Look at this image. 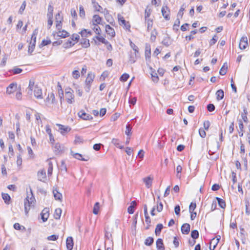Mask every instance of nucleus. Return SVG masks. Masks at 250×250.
<instances>
[{
    "label": "nucleus",
    "instance_id": "f257e3e1",
    "mask_svg": "<svg viewBox=\"0 0 250 250\" xmlns=\"http://www.w3.org/2000/svg\"><path fill=\"white\" fill-rule=\"evenodd\" d=\"M29 197L27 196L24 200V209L26 214L28 212L31 207L34 206L35 204V198L33 196L32 193L31 194V197L29 199Z\"/></svg>",
    "mask_w": 250,
    "mask_h": 250
},
{
    "label": "nucleus",
    "instance_id": "f03ea898",
    "mask_svg": "<svg viewBox=\"0 0 250 250\" xmlns=\"http://www.w3.org/2000/svg\"><path fill=\"white\" fill-rule=\"evenodd\" d=\"M37 33H38L37 29H35L33 31V33L32 34V37L31 38V40H30V42L29 43V45L28 46V52L30 54H31L33 52V51H34V49L35 48V45H36V36L37 35Z\"/></svg>",
    "mask_w": 250,
    "mask_h": 250
},
{
    "label": "nucleus",
    "instance_id": "7ed1b4c3",
    "mask_svg": "<svg viewBox=\"0 0 250 250\" xmlns=\"http://www.w3.org/2000/svg\"><path fill=\"white\" fill-rule=\"evenodd\" d=\"M65 98L68 104H72L74 102V95L73 90L70 88L65 89Z\"/></svg>",
    "mask_w": 250,
    "mask_h": 250
},
{
    "label": "nucleus",
    "instance_id": "20e7f679",
    "mask_svg": "<svg viewBox=\"0 0 250 250\" xmlns=\"http://www.w3.org/2000/svg\"><path fill=\"white\" fill-rule=\"evenodd\" d=\"M118 19L119 24L120 25H123V27L126 30H129L130 28V25L128 21H126L124 18L123 17L121 16L120 14L118 15Z\"/></svg>",
    "mask_w": 250,
    "mask_h": 250
},
{
    "label": "nucleus",
    "instance_id": "39448f33",
    "mask_svg": "<svg viewBox=\"0 0 250 250\" xmlns=\"http://www.w3.org/2000/svg\"><path fill=\"white\" fill-rule=\"evenodd\" d=\"M49 208H45L42 211L41 214V218L43 222H46L49 216Z\"/></svg>",
    "mask_w": 250,
    "mask_h": 250
},
{
    "label": "nucleus",
    "instance_id": "423d86ee",
    "mask_svg": "<svg viewBox=\"0 0 250 250\" xmlns=\"http://www.w3.org/2000/svg\"><path fill=\"white\" fill-rule=\"evenodd\" d=\"M79 117L84 120H91L93 117L89 114H86L83 110H81L78 113Z\"/></svg>",
    "mask_w": 250,
    "mask_h": 250
},
{
    "label": "nucleus",
    "instance_id": "0eeeda50",
    "mask_svg": "<svg viewBox=\"0 0 250 250\" xmlns=\"http://www.w3.org/2000/svg\"><path fill=\"white\" fill-rule=\"evenodd\" d=\"M248 46V39L246 36L241 38L239 43V48L241 49H245Z\"/></svg>",
    "mask_w": 250,
    "mask_h": 250
},
{
    "label": "nucleus",
    "instance_id": "6e6552de",
    "mask_svg": "<svg viewBox=\"0 0 250 250\" xmlns=\"http://www.w3.org/2000/svg\"><path fill=\"white\" fill-rule=\"evenodd\" d=\"M57 125L59 126V130L60 133L63 135L71 130L69 127L65 126L61 124H57Z\"/></svg>",
    "mask_w": 250,
    "mask_h": 250
},
{
    "label": "nucleus",
    "instance_id": "1a4fd4ad",
    "mask_svg": "<svg viewBox=\"0 0 250 250\" xmlns=\"http://www.w3.org/2000/svg\"><path fill=\"white\" fill-rule=\"evenodd\" d=\"M38 179L39 181L44 182L46 179V172L44 170L39 171L37 174Z\"/></svg>",
    "mask_w": 250,
    "mask_h": 250
},
{
    "label": "nucleus",
    "instance_id": "9d476101",
    "mask_svg": "<svg viewBox=\"0 0 250 250\" xmlns=\"http://www.w3.org/2000/svg\"><path fill=\"white\" fill-rule=\"evenodd\" d=\"M66 245L68 250H72L73 249L74 243L73 239L72 237L69 236L67 238Z\"/></svg>",
    "mask_w": 250,
    "mask_h": 250
},
{
    "label": "nucleus",
    "instance_id": "9b49d317",
    "mask_svg": "<svg viewBox=\"0 0 250 250\" xmlns=\"http://www.w3.org/2000/svg\"><path fill=\"white\" fill-rule=\"evenodd\" d=\"M161 11L164 18L166 20H169L170 19V17L169 15V10H168V7H163Z\"/></svg>",
    "mask_w": 250,
    "mask_h": 250
},
{
    "label": "nucleus",
    "instance_id": "f8f14e48",
    "mask_svg": "<svg viewBox=\"0 0 250 250\" xmlns=\"http://www.w3.org/2000/svg\"><path fill=\"white\" fill-rule=\"evenodd\" d=\"M54 147V151L56 154H58L63 151V146L60 143L55 144Z\"/></svg>",
    "mask_w": 250,
    "mask_h": 250
},
{
    "label": "nucleus",
    "instance_id": "ddd939ff",
    "mask_svg": "<svg viewBox=\"0 0 250 250\" xmlns=\"http://www.w3.org/2000/svg\"><path fill=\"white\" fill-rule=\"evenodd\" d=\"M190 225L188 223L184 224L181 227V231L184 234H188L190 231Z\"/></svg>",
    "mask_w": 250,
    "mask_h": 250
},
{
    "label": "nucleus",
    "instance_id": "4468645a",
    "mask_svg": "<svg viewBox=\"0 0 250 250\" xmlns=\"http://www.w3.org/2000/svg\"><path fill=\"white\" fill-rule=\"evenodd\" d=\"M17 89V83H12L7 87L6 92L8 94L13 93Z\"/></svg>",
    "mask_w": 250,
    "mask_h": 250
},
{
    "label": "nucleus",
    "instance_id": "2eb2a0df",
    "mask_svg": "<svg viewBox=\"0 0 250 250\" xmlns=\"http://www.w3.org/2000/svg\"><path fill=\"white\" fill-rule=\"evenodd\" d=\"M95 74L92 72L88 73L87 77L85 81V83L91 84L95 78Z\"/></svg>",
    "mask_w": 250,
    "mask_h": 250
},
{
    "label": "nucleus",
    "instance_id": "dca6fc26",
    "mask_svg": "<svg viewBox=\"0 0 250 250\" xmlns=\"http://www.w3.org/2000/svg\"><path fill=\"white\" fill-rule=\"evenodd\" d=\"M156 247L158 250H165V246L163 241L161 238H159L156 241Z\"/></svg>",
    "mask_w": 250,
    "mask_h": 250
},
{
    "label": "nucleus",
    "instance_id": "f3484780",
    "mask_svg": "<svg viewBox=\"0 0 250 250\" xmlns=\"http://www.w3.org/2000/svg\"><path fill=\"white\" fill-rule=\"evenodd\" d=\"M105 31L106 33L111 37H113L115 36V32L114 29L112 28L109 25H106Z\"/></svg>",
    "mask_w": 250,
    "mask_h": 250
},
{
    "label": "nucleus",
    "instance_id": "a211bd4d",
    "mask_svg": "<svg viewBox=\"0 0 250 250\" xmlns=\"http://www.w3.org/2000/svg\"><path fill=\"white\" fill-rule=\"evenodd\" d=\"M34 96L37 98V99H42V89L39 88L38 87H36L34 90Z\"/></svg>",
    "mask_w": 250,
    "mask_h": 250
},
{
    "label": "nucleus",
    "instance_id": "6ab92c4d",
    "mask_svg": "<svg viewBox=\"0 0 250 250\" xmlns=\"http://www.w3.org/2000/svg\"><path fill=\"white\" fill-rule=\"evenodd\" d=\"M45 130H46V133L49 136L50 142L52 144H53L55 140H54V137L51 133V129L48 125H46Z\"/></svg>",
    "mask_w": 250,
    "mask_h": 250
},
{
    "label": "nucleus",
    "instance_id": "aec40b11",
    "mask_svg": "<svg viewBox=\"0 0 250 250\" xmlns=\"http://www.w3.org/2000/svg\"><path fill=\"white\" fill-rule=\"evenodd\" d=\"M172 41L169 37L167 36L165 37L162 41V44L165 46L168 47L172 43Z\"/></svg>",
    "mask_w": 250,
    "mask_h": 250
},
{
    "label": "nucleus",
    "instance_id": "412c9836",
    "mask_svg": "<svg viewBox=\"0 0 250 250\" xmlns=\"http://www.w3.org/2000/svg\"><path fill=\"white\" fill-rule=\"evenodd\" d=\"M143 180L146 188H149L151 186L153 180L152 178L150 177V176H148L144 178Z\"/></svg>",
    "mask_w": 250,
    "mask_h": 250
},
{
    "label": "nucleus",
    "instance_id": "4be33fe9",
    "mask_svg": "<svg viewBox=\"0 0 250 250\" xmlns=\"http://www.w3.org/2000/svg\"><path fill=\"white\" fill-rule=\"evenodd\" d=\"M71 155L76 159L81 160L83 161H87L88 160L87 159H85L83 158L82 154L78 153H74L73 151H71Z\"/></svg>",
    "mask_w": 250,
    "mask_h": 250
},
{
    "label": "nucleus",
    "instance_id": "5701e85b",
    "mask_svg": "<svg viewBox=\"0 0 250 250\" xmlns=\"http://www.w3.org/2000/svg\"><path fill=\"white\" fill-rule=\"evenodd\" d=\"M69 34L67 32H66L64 30H62V31H59L57 33V37H61L62 38H65L66 37H69Z\"/></svg>",
    "mask_w": 250,
    "mask_h": 250
},
{
    "label": "nucleus",
    "instance_id": "b1692460",
    "mask_svg": "<svg viewBox=\"0 0 250 250\" xmlns=\"http://www.w3.org/2000/svg\"><path fill=\"white\" fill-rule=\"evenodd\" d=\"M53 193L55 200L62 201V195L60 193L57 189H53Z\"/></svg>",
    "mask_w": 250,
    "mask_h": 250
},
{
    "label": "nucleus",
    "instance_id": "393cba45",
    "mask_svg": "<svg viewBox=\"0 0 250 250\" xmlns=\"http://www.w3.org/2000/svg\"><path fill=\"white\" fill-rule=\"evenodd\" d=\"M216 95L217 100L220 101L223 99L224 97V91L222 89L217 90L216 92Z\"/></svg>",
    "mask_w": 250,
    "mask_h": 250
},
{
    "label": "nucleus",
    "instance_id": "a878e982",
    "mask_svg": "<svg viewBox=\"0 0 250 250\" xmlns=\"http://www.w3.org/2000/svg\"><path fill=\"white\" fill-rule=\"evenodd\" d=\"M47 161L48 162V167L47 170V174L48 176H50L52 175L53 172V164L50 160L47 159Z\"/></svg>",
    "mask_w": 250,
    "mask_h": 250
},
{
    "label": "nucleus",
    "instance_id": "bb28decb",
    "mask_svg": "<svg viewBox=\"0 0 250 250\" xmlns=\"http://www.w3.org/2000/svg\"><path fill=\"white\" fill-rule=\"evenodd\" d=\"M163 225L162 224H158L156 226V227L155 228V233L156 236H159L161 232L162 231V229H163Z\"/></svg>",
    "mask_w": 250,
    "mask_h": 250
},
{
    "label": "nucleus",
    "instance_id": "cd10ccee",
    "mask_svg": "<svg viewBox=\"0 0 250 250\" xmlns=\"http://www.w3.org/2000/svg\"><path fill=\"white\" fill-rule=\"evenodd\" d=\"M80 43L84 48H87L90 46L89 41L86 38L82 39Z\"/></svg>",
    "mask_w": 250,
    "mask_h": 250
},
{
    "label": "nucleus",
    "instance_id": "c85d7f7f",
    "mask_svg": "<svg viewBox=\"0 0 250 250\" xmlns=\"http://www.w3.org/2000/svg\"><path fill=\"white\" fill-rule=\"evenodd\" d=\"M101 21H102V18L99 15H94L93 16L92 22H93V24H94V23L97 25L98 24H100Z\"/></svg>",
    "mask_w": 250,
    "mask_h": 250
},
{
    "label": "nucleus",
    "instance_id": "c756f323",
    "mask_svg": "<svg viewBox=\"0 0 250 250\" xmlns=\"http://www.w3.org/2000/svg\"><path fill=\"white\" fill-rule=\"evenodd\" d=\"M216 199L217 201L218 204L220 208H226V202L224 200L218 197H216Z\"/></svg>",
    "mask_w": 250,
    "mask_h": 250
},
{
    "label": "nucleus",
    "instance_id": "7c9ffc66",
    "mask_svg": "<svg viewBox=\"0 0 250 250\" xmlns=\"http://www.w3.org/2000/svg\"><path fill=\"white\" fill-rule=\"evenodd\" d=\"M112 143L115 146L119 148L120 149H123L124 148V146H121L120 145V142L118 139L113 138L112 140Z\"/></svg>",
    "mask_w": 250,
    "mask_h": 250
},
{
    "label": "nucleus",
    "instance_id": "2f4dec72",
    "mask_svg": "<svg viewBox=\"0 0 250 250\" xmlns=\"http://www.w3.org/2000/svg\"><path fill=\"white\" fill-rule=\"evenodd\" d=\"M227 69H228L227 63L225 62L224 63L223 65L222 66V67H221V69L220 70L219 74L221 75H225L227 73Z\"/></svg>",
    "mask_w": 250,
    "mask_h": 250
},
{
    "label": "nucleus",
    "instance_id": "473e14b6",
    "mask_svg": "<svg viewBox=\"0 0 250 250\" xmlns=\"http://www.w3.org/2000/svg\"><path fill=\"white\" fill-rule=\"evenodd\" d=\"M62 209L60 208H56L55 210L54 217L55 219H59L62 214Z\"/></svg>",
    "mask_w": 250,
    "mask_h": 250
},
{
    "label": "nucleus",
    "instance_id": "72a5a7b5",
    "mask_svg": "<svg viewBox=\"0 0 250 250\" xmlns=\"http://www.w3.org/2000/svg\"><path fill=\"white\" fill-rule=\"evenodd\" d=\"M152 12V10L149 8V6H147L145 12V20H146L147 19H149V17H150L151 13Z\"/></svg>",
    "mask_w": 250,
    "mask_h": 250
},
{
    "label": "nucleus",
    "instance_id": "f704fd0d",
    "mask_svg": "<svg viewBox=\"0 0 250 250\" xmlns=\"http://www.w3.org/2000/svg\"><path fill=\"white\" fill-rule=\"evenodd\" d=\"M186 7V6L185 4H183L181 6V7L177 14V18H182L183 17V14H184L183 12L185 10Z\"/></svg>",
    "mask_w": 250,
    "mask_h": 250
},
{
    "label": "nucleus",
    "instance_id": "c9c22d12",
    "mask_svg": "<svg viewBox=\"0 0 250 250\" xmlns=\"http://www.w3.org/2000/svg\"><path fill=\"white\" fill-rule=\"evenodd\" d=\"M151 55V49L150 45H146L145 49V56L146 59H149Z\"/></svg>",
    "mask_w": 250,
    "mask_h": 250
},
{
    "label": "nucleus",
    "instance_id": "e433bc0d",
    "mask_svg": "<svg viewBox=\"0 0 250 250\" xmlns=\"http://www.w3.org/2000/svg\"><path fill=\"white\" fill-rule=\"evenodd\" d=\"M154 243V239L152 237H147L145 241V244L147 246H151Z\"/></svg>",
    "mask_w": 250,
    "mask_h": 250
},
{
    "label": "nucleus",
    "instance_id": "4c0bfd02",
    "mask_svg": "<svg viewBox=\"0 0 250 250\" xmlns=\"http://www.w3.org/2000/svg\"><path fill=\"white\" fill-rule=\"evenodd\" d=\"M145 22L147 24V30L148 31H149L152 28L153 20L150 19H147L146 20H145Z\"/></svg>",
    "mask_w": 250,
    "mask_h": 250
},
{
    "label": "nucleus",
    "instance_id": "58836bf2",
    "mask_svg": "<svg viewBox=\"0 0 250 250\" xmlns=\"http://www.w3.org/2000/svg\"><path fill=\"white\" fill-rule=\"evenodd\" d=\"M75 43L72 42V41H71L70 39L68 40L66 42H65L63 46L65 48H68L72 47V46L75 45Z\"/></svg>",
    "mask_w": 250,
    "mask_h": 250
},
{
    "label": "nucleus",
    "instance_id": "ea45409f",
    "mask_svg": "<svg viewBox=\"0 0 250 250\" xmlns=\"http://www.w3.org/2000/svg\"><path fill=\"white\" fill-rule=\"evenodd\" d=\"M248 114V111L247 110V108L244 107L243 109V113L241 114L242 118L243 119V121L245 123H248V120L247 116V114Z\"/></svg>",
    "mask_w": 250,
    "mask_h": 250
},
{
    "label": "nucleus",
    "instance_id": "a19ab883",
    "mask_svg": "<svg viewBox=\"0 0 250 250\" xmlns=\"http://www.w3.org/2000/svg\"><path fill=\"white\" fill-rule=\"evenodd\" d=\"M105 18L106 21L109 22V23L112 24L113 19L111 15L108 13V11L107 10L106 13L105 14Z\"/></svg>",
    "mask_w": 250,
    "mask_h": 250
},
{
    "label": "nucleus",
    "instance_id": "79ce46f5",
    "mask_svg": "<svg viewBox=\"0 0 250 250\" xmlns=\"http://www.w3.org/2000/svg\"><path fill=\"white\" fill-rule=\"evenodd\" d=\"M2 197L3 200L4 201V202L6 204H9L10 197L7 193H2Z\"/></svg>",
    "mask_w": 250,
    "mask_h": 250
},
{
    "label": "nucleus",
    "instance_id": "37998d69",
    "mask_svg": "<svg viewBox=\"0 0 250 250\" xmlns=\"http://www.w3.org/2000/svg\"><path fill=\"white\" fill-rule=\"evenodd\" d=\"M199 236V232L197 230L194 229L191 231V237L193 239H197L198 238Z\"/></svg>",
    "mask_w": 250,
    "mask_h": 250
},
{
    "label": "nucleus",
    "instance_id": "c03bdc74",
    "mask_svg": "<svg viewBox=\"0 0 250 250\" xmlns=\"http://www.w3.org/2000/svg\"><path fill=\"white\" fill-rule=\"evenodd\" d=\"M9 72H12L13 74H18L22 72V69L17 67H14L12 70H10Z\"/></svg>",
    "mask_w": 250,
    "mask_h": 250
},
{
    "label": "nucleus",
    "instance_id": "a18cd8bd",
    "mask_svg": "<svg viewBox=\"0 0 250 250\" xmlns=\"http://www.w3.org/2000/svg\"><path fill=\"white\" fill-rule=\"evenodd\" d=\"M158 33L155 29H154L151 33V36H150V40L151 42H155L156 36L157 35Z\"/></svg>",
    "mask_w": 250,
    "mask_h": 250
},
{
    "label": "nucleus",
    "instance_id": "49530a36",
    "mask_svg": "<svg viewBox=\"0 0 250 250\" xmlns=\"http://www.w3.org/2000/svg\"><path fill=\"white\" fill-rule=\"evenodd\" d=\"M100 208V204L99 202H96L94 206L93 209V213L94 214H97L99 212V209Z\"/></svg>",
    "mask_w": 250,
    "mask_h": 250
},
{
    "label": "nucleus",
    "instance_id": "de8ad7c7",
    "mask_svg": "<svg viewBox=\"0 0 250 250\" xmlns=\"http://www.w3.org/2000/svg\"><path fill=\"white\" fill-rule=\"evenodd\" d=\"M131 129H132V126L130 124H127L126 125V129L125 131V133L127 136H130L131 134Z\"/></svg>",
    "mask_w": 250,
    "mask_h": 250
},
{
    "label": "nucleus",
    "instance_id": "09e8293b",
    "mask_svg": "<svg viewBox=\"0 0 250 250\" xmlns=\"http://www.w3.org/2000/svg\"><path fill=\"white\" fill-rule=\"evenodd\" d=\"M51 100V103L54 104L55 103V97L54 94L52 92L49 95H48V97L46 98V100Z\"/></svg>",
    "mask_w": 250,
    "mask_h": 250
},
{
    "label": "nucleus",
    "instance_id": "8fccbe9b",
    "mask_svg": "<svg viewBox=\"0 0 250 250\" xmlns=\"http://www.w3.org/2000/svg\"><path fill=\"white\" fill-rule=\"evenodd\" d=\"M129 78V74L127 73H124L120 77V80L122 82H126Z\"/></svg>",
    "mask_w": 250,
    "mask_h": 250
},
{
    "label": "nucleus",
    "instance_id": "3c124183",
    "mask_svg": "<svg viewBox=\"0 0 250 250\" xmlns=\"http://www.w3.org/2000/svg\"><path fill=\"white\" fill-rule=\"evenodd\" d=\"M180 23V19H179V18H177L176 20V21H175V22H174V25L173 26V30H178V27L179 26Z\"/></svg>",
    "mask_w": 250,
    "mask_h": 250
},
{
    "label": "nucleus",
    "instance_id": "603ef678",
    "mask_svg": "<svg viewBox=\"0 0 250 250\" xmlns=\"http://www.w3.org/2000/svg\"><path fill=\"white\" fill-rule=\"evenodd\" d=\"M94 27H93V30L97 34V35H100L101 32V30L99 26L98 25L94 23Z\"/></svg>",
    "mask_w": 250,
    "mask_h": 250
},
{
    "label": "nucleus",
    "instance_id": "864d4df0",
    "mask_svg": "<svg viewBox=\"0 0 250 250\" xmlns=\"http://www.w3.org/2000/svg\"><path fill=\"white\" fill-rule=\"evenodd\" d=\"M163 208V205L161 202L157 201V205L156 206V209L158 212H161Z\"/></svg>",
    "mask_w": 250,
    "mask_h": 250
},
{
    "label": "nucleus",
    "instance_id": "5fc2aeb1",
    "mask_svg": "<svg viewBox=\"0 0 250 250\" xmlns=\"http://www.w3.org/2000/svg\"><path fill=\"white\" fill-rule=\"evenodd\" d=\"M79 9H80V13H79L80 16L82 18H84L85 11H84L83 6L82 5H80Z\"/></svg>",
    "mask_w": 250,
    "mask_h": 250
},
{
    "label": "nucleus",
    "instance_id": "6e6d98bb",
    "mask_svg": "<svg viewBox=\"0 0 250 250\" xmlns=\"http://www.w3.org/2000/svg\"><path fill=\"white\" fill-rule=\"evenodd\" d=\"M60 168L62 171L64 170L65 172L67 171L66 165H65V161L64 160H62L61 161V165L60 166Z\"/></svg>",
    "mask_w": 250,
    "mask_h": 250
},
{
    "label": "nucleus",
    "instance_id": "4d7b16f0",
    "mask_svg": "<svg viewBox=\"0 0 250 250\" xmlns=\"http://www.w3.org/2000/svg\"><path fill=\"white\" fill-rule=\"evenodd\" d=\"M137 99L136 97H130L129 98V104H130V106L134 105L136 103Z\"/></svg>",
    "mask_w": 250,
    "mask_h": 250
},
{
    "label": "nucleus",
    "instance_id": "13d9d810",
    "mask_svg": "<svg viewBox=\"0 0 250 250\" xmlns=\"http://www.w3.org/2000/svg\"><path fill=\"white\" fill-rule=\"evenodd\" d=\"M83 138L79 136H75V139L74 140V143L75 144L81 143L83 142Z\"/></svg>",
    "mask_w": 250,
    "mask_h": 250
},
{
    "label": "nucleus",
    "instance_id": "bf43d9fd",
    "mask_svg": "<svg viewBox=\"0 0 250 250\" xmlns=\"http://www.w3.org/2000/svg\"><path fill=\"white\" fill-rule=\"evenodd\" d=\"M130 45L131 47L134 50L135 54L139 53V49L138 47L132 42H130Z\"/></svg>",
    "mask_w": 250,
    "mask_h": 250
},
{
    "label": "nucleus",
    "instance_id": "052dcab7",
    "mask_svg": "<svg viewBox=\"0 0 250 250\" xmlns=\"http://www.w3.org/2000/svg\"><path fill=\"white\" fill-rule=\"evenodd\" d=\"M58 235L53 234L48 236L47 239L49 241H56L58 239Z\"/></svg>",
    "mask_w": 250,
    "mask_h": 250
},
{
    "label": "nucleus",
    "instance_id": "680f3d73",
    "mask_svg": "<svg viewBox=\"0 0 250 250\" xmlns=\"http://www.w3.org/2000/svg\"><path fill=\"white\" fill-rule=\"evenodd\" d=\"M25 7H26V1H24L22 2L21 5V6L20 10L19 11V13L21 14H22L25 8Z\"/></svg>",
    "mask_w": 250,
    "mask_h": 250
},
{
    "label": "nucleus",
    "instance_id": "e2e57ef3",
    "mask_svg": "<svg viewBox=\"0 0 250 250\" xmlns=\"http://www.w3.org/2000/svg\"><path fill=\"white\" fill-rule=\"evenodd\" d=\"M196 208V204L195 203L191 202L189 207V211H194V209Z\"/></svg>",
    "mask_w": 250,
    "mask_h": 250
},
{
    "label": "nucleus",
    "instance_id": "0e129e2a",
    "mask_svg": "<svg viewBox=\"0 0 250 250\" xmlns=\"http://www.w3.org/2000/svg\"><path fill=\"white\" fill-rule=\"evenodd\" d=\"M217 37L216 35H214L213 38H212V39L210 40V42H209V45L210 46H212L213 45H214L217 42Z\"/></svg>",
    "mask_w": 250,
    "mask_h": 250
},
{
    "label": "nucleus",
    "instance_id": "69168bd1",
    "mask_svg": "<svg viewBox=\"0 0 250 250\" xmlns=\"http://www.w3.org/2000/svg\"><path fill=\"white\" fill-rule=\"evenodd\" d=\"M215 106L212 104H209L207 105V109L209 112H212L215 110Z\"/></svg>",
    "mask_w": 250,
    "mask_h": 250
},
{
    "label": "nucleus",
    "instance_id": "338daca9",
    "mask_svg": "<svg viewBox=\"0 0 250 250\" xmlns=\"http://www.w3.org/2000/svg\"><path fill=\"white\" fill-rule=\"evenodd\" d=\"M199 133L200 136L202 138H205L206 136V133L205 131L204 130V129H203L202 128H200L199 129Z\"/></svg>",
    "mask_w": 250,
    "mask_h": 250
},
{
    "label": "nucleus",
    "instance_id": "774afa93",
    "mask_svg": "<svg viewBox=\"0 0 250 250\" xmlns=\"http://www.w3.org/2000/svg\"><path fill=\"white\" fill-rule=\"evenodd\" d=\"M80 39V36L78 34H73L70 38V40L73 41H78Z\"/></svg>",
    "mask_w": 250,
    "mask_h": 250
}]
</instances>
